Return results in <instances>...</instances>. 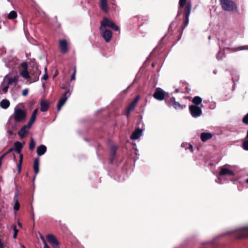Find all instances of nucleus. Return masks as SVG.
I'll return each instance as SVG.
<instances>
[{"mask_svg":"<svg viewBox=\"0 0 248 248\" xmlns=\"http://www.w3.org/2000/svg\"><path fill=\"white\" fill-rule=\"evenodd\" d=\"M23 106L21 104H18L14 108L13 114L10 117L7 124L10 126V120L13 119L16 123H20L25 120L27 116V112L22 109Z\"/></svg>","mask_w":248,"mask_h":248,"instance_id":"f257e3e1","label":"nucleus"},{"mask_svg":"<svg viewBox=\"0 0 248 248\" xmlns=\"http://www.w3.org/2000/svg\"><path fill=\"white\" fill-rule=\"evenodd\" d=\"M237 232L236 237L237 239H241L248 237V227H245L240 228H237L234 230L227 232L225 235Z\"/></svg>","mask_w":248,"mask_h":248,"instance_id":"f03ea898","label":"nucleus"},{"mask_svg":"<svg viewBox=\"0 0 248 248\" xmlns=\"http://www.w3.org/2000/svg\"><path fill=\"white\" fill-rule=\"evenodd\" d=\"M101 26L100 30H103V28L106 29V27H109L112 28L115 31H119V28L113 22L108 19L107 17H104L103 20L100 22Z\"/></svg>","mask_w":248,"mask_h":248,"instance_id":"7ed1b4c3","label":"nucleus"},{"mask_svg":"<svg viewBox=\"0 0 248 248\" xmlns=\"http://www.w3.org/2000/svg\"><path fill=\"white\" fill-rule=\"evenodd\" d=\"M222 9L226 11H232L236 9L235 3L231 0H220Z\"/></svg>","mask_w":248,"mask_h":248,"instance_id":"20e7f679","label":"nucleus"},{"mask_svg":"<svg viewBox=\"0 0 248 248\" xmlns=\"http://www.w3.org/2000/svg\"><path fill=\"white\" fill-rule=\"evenodd\" d=\"M166 102L169 106H172L176 109L181 110L186 108L185 105L180 104L178 102L175 101V99L174 97H171L170 100L168 99H166Z\"/></svg>","mask_w":248,"mask_h":248,"instance_id":"39448f33","label":"nucleus"},{"mask_svg":"<svg viewBox=\"0 0 248 248\" xmlns=\"http://www.w3.org/2000/svg\"><path fill=\"white\" fill-rule=\"evenodd\" d=\"M189 109L191 116L194 118L200 117L202 113V108L196 105H190Z\"/></svg>","mask_w":248,"mask_h":248,"instance_id":"423d86ee","label":"nucleus"},{"mask_svg":"<svg viewBox=\"0 0 248 248\" xmlns=\"http://www.w3.org/2000/svg\"><path fill=\"white\" fill-rule=\"evenodd\" d=\"M46 238L47 241L53 248H58L59 247L60 243L53 234H48L46 235Z\"/></svg>","mask_w":248,"mask_h":248,"instance_id":"0eeeda50","label":"nucleus"},{"mask_svg":"<svg viewBox=\"0 0 248 248\" xmlns=\"http://www.w3.org/2000/svg\"><path fill=\"white\" fill-rule=\"evenodd\" d=\"M192 4L190 2H188L185 8V20L184 21V28H186L189 22V16H190Z\"/></svg>","mask_w":248,"mask_h":248,"instance_id":"6e6552de","label":"nucleus"},{"mask_svg":"<svg viewBox=\"0 0 248 248\" xmlns=\"http://www.w3.org/2000/svg\"><path fill=\"white\" fill-rule=\"evenodd\" d=\"M101 34L106 42H109L112 38V33L111 31L103 28L100 30Z\"/></svg>","mask_w":248,"mask_h":248,"instance_id":"1a4fd4ad","label":"nucleus"},{"mask_svg":"<svg viewBox=\"0 0 248 248\" xmlns=\"http://www.w3.org/2000/svg\"><path fill=\"white\" fill-rule=\"evenodd\" d=\"M70 95V93L69 91L66 92L63 96L59 100L57 105V110L59 111L62 106L64 104L67 98Z\"/></svg>","mask_w":248,"mask_h":248,"instance_id":"9d476101","label":"nucleus"},{"mask_svg":"<svg viewBox=\"0 0 248 248\" xmlns=\"http://www.w3.org/2000/svg\"><path fill=\"white\" fill-rule=\"evenodd\" d=\"M21 66L23 70L20 72V75L25 79L29 78L30 76L28 71V64L25 62H23L21 63Z\"/></svg>","mask_w":248,"mask_h":248,"instance_id":"9b49d317","label":"nucleus"},{"mask_svg":"<svg viewBox=\"0 0 248 248\" xmlns=\"http://www.w3.org/2000/svg\"><path fill=\"white\" fill-rule=\"evenodd\" d=\"M219 175H230L233 176L234 173L232 170H230L227 168V165L220 167Z\"/></svg>","mask_w":248,"mask_h":248,"instance_id":"f8f14e48","label":"nucleus"},{"mask_svg":"<svg viewBox=\"0 0 248 248\" xmlns=\"http://www.w3.org/2000/svg\"><path fill=\"white\" fill-rule=\"evenodd\" d=\"M153 96L157 100H163L165 98V92L160 88H157Z\"/></svg>","mask_w":248,"mask_h":248,"instance_id":"ddd939ff","label":"nucleus"},{"mask_svg":"<svg viewBox=\"0 0 248 248\" xmlns=\"http://www.w3.org/2000/svg\"><path fill=\"white\" fill-rule=\"evenodd\" d=\"M60 49L62 53H66L67 51V43L65 39L59 41Z\"/></svg>","mask_w":248,"mask_h":248,"instance_id":"4468645a","label":"nucleus"},{"mask_svg":"<svg viewBox=\"0 0 248 248\" xmlns=\"http://www.w3.org/2000/svg\"><path fill=\"white\" fill-rule=\"evenodd\" d=\"M31 127V125H29L28 124L27 125H25L23 127L21 128V129L18 131V134L22 138H24L27 133L28 132V130Z\"/></svg>","mask_w":248,"mask_h":248,"instance_id":"2eb2a0df","label":"nucleus"},{"mask_svg":"<svg viewBox=\"0 0 248 248\" xmlns=\"http://www.w3.org/2000/svg\"><path fill=\"white\" fill-rule=\"evenodd\" d=\"M142 133V130L138 128L133 132L130 137V139L133 140H137L141 136Z\"/></svg>","mask_w":248,"mask_h":248,"instance_id":"dca6fc26","label":"nucleus"},{"mask_svg":"<svg viewBox=\"0 0 248 248\" xmlns=\"http://www.w3.org/2000/svg\"><path fill=\"white\" fill-rule=\"evenodd\" d=\"M49 102L48 101L43 100L40 102V109L42 112L46 111L49 108Z\"/></svg>","mask_w":248,"mask_h":248,"instance_id":"f3484780","label":"nucleus"},{"mask_svg":"<svg viewBox=\"0 0 248 248\" xmlns=\"http://www.w3.org/2000/svg\"><path fill=\"white\" fill-rule=\"evenodd\" d=\"M107 1L108 0H100V8L105 13H108V12Z\"/></svg>","mask_w":248,"mask_h":248,"instance_id":"a211bd4d","label":"nucleus"},{"mask_svg":"<svg viewBox=\"0 0 248 248\" xmlns=\"http://www.w3.org/2000/svg\"><path fill=\"white\" fill-rule=\"evenodd\" d=\"M213 137V135L210 133H205L203 132L201 134V140L203 142H205L206 140L211 139Z\"/></svg>","mask_w":248,"mask_h":248,"instance_id":"6ab92c4d","label":"nucleus"},{"mask_svg":"<svg viewBox=\"0 0 248 248\" xmlns=\"http://www.w3.org/2000/svg\"><path fill=\"white\" fill-rule=\"evenodd\" d=\"M46 151V148L44 145H41L37 148V154L39 156L43 155Z\"/></svg>","mask_w":248,"mask_h":248,"instance_id":"aec40b11","label":"nucleus"},{"mask_svg":"<svg viewBox=\"0 0 248 248\" xmlns=\"http://www.w3.org/2000/svg\"><path fill=\"white\" fill-rule=\"evenodd\" d=\"M140 99V96L137 95L136 97L134 99V100L131 103L129 107H128L129 108V110H132L134 109L135 106L137 104V103L138 102V101Z\"/></svg>","mask_w":248,"mask_h":248,"instance_id":"412c9836","label":"nucleus"},{"mask_svg":"<svg viewBox=\"0 0 248 248\" xmlns=\"http://www.w3.org/2000/svg\"><path fill=\"white\" fill-rule=\"evenodd\" d=\"M39 159L38 158H35L34 159V162H33V170H34V172L35 173V175H36L39 172Z\"/></svg>","mask_w":248,"mask_h":248,"instance_id":"4be33fe9","label":"nucleus"},{"mask_svg":"<svg viewBox=\"0 0 248 248\" xmlns=\"http://www.w3.org/2000/svg\"><path fill=\"white\" fill-rule=\"evenodd\" d=\"M15 150L18 153L20 154L21 152V149L22 148V145L19 141H16L15 144Z\"/></svg>","mask_w":248,"mask_h":248,"instance_id":"5701e85b","label":"nucleus"},{"mask_svg":"<svg viewBox=\"0 0 248 248\" xmlns=\"http://www.w3.org/2000/svg\"><path fill=\"white\" fill-rule=\"evenodd\" d=\"M17 196L18 194L17 193H16L14 198V200L15 202L14 209L16 211H18L20 208V204L18 201Z\"/></svg>","mask_w":248,"mask_h":248,"instance_id":"b1692460","label":"nucleus"},{"mask_svg":"<svg viewBox=\"0 0 248 248\" xmlns=\"http://www.w3.org/2000/svg\"><path fill=\"white\" fill-rule=\"evenodd\" d=\"M10 106V102L7 99H3L0 102V106L3 109L7 108Z\"/></svg>","mask_w":248,"mask_h":248,"instance_id":"393cba45","label":"nucleus"},{"mask_svg":"<svg viewBox=\"0 0 248 248\" xmlns=\"http://www.w3.org/2000/svg\"><path fill=\"white\" fill-rule=\"evenodd\" d=\"M17 14L15 11H11L8 15L7 17L9 19H14L17 17Z\"/></svg>","mask_w":248,"mask_h":248,"instance_id":"a878e982","label":"nucleus"},{"mask_svg":"<svg viewBox=\"0 0 248 248\" xmlns=\"http://www.w3.org/2000/svg\"><path fill=\"white\" fill-rule=\"evenodd\" d=\"M192 102L195 104V105H198L202 102V98L200 97V96H195L192 100Z\"/></svg>","mask_w":248,"mask_h":248,"instance_id":"bb28decb","label":"nucleus"},{"mask_svg":"<svg viewBox=\"0 0 248 248\" xmlns=\"http://www.w3.org/2000/svg\"><path fill=\"white\" fill-rule=\"evenodd\" d=\"M6 77H5L4 78V80L1 83V86H2V90L3 91L4 93H6L8 91V88H9V85L5 83V80H6Z\"/></svg>","mask_w":248,"mask_h":248,"instance_id":"cd10ccee","label":"nucleus"},{"mask_svg":"<svg viewBox=\"0 0 248 248\" xmlns=\"http://www.w3.org/2000/svg\"><path fill=\"white\" fill-rule=\"evenodd\" d=\"M243 148L244 150L248 151V130L247 131L246 140L243 142Z\"/></svg>","mask_w":248,"mask_h":248,"instance_id":"c85d7f7f","label":"nucleus"},{"mask_svg":"<svg viewBox=\"0 0 248 248\" xmlns=\"http://www.w3.org/2000/svg\"><path fill=\"white\" fill-rule=\"evenodd\" d=\"M5 77H7L6 76ZM7 80L6 84H7L9 86V85L12 84L13 83H16V77L15 78H7L6 77V80Z\"/></svg>","mask_w":248,"mask_h":248,"instance_id":"c756f323","label":"nucleus"},{"mask_svg":"<svg viewBox=\"0 0 248 248\" xmlns=\"http://www.w3.org/2000/svg\"><path fill=\"white\" fill-rule=\"evenodd\" d=\"M20 155H19V163L17 165V169H18V172H20L21 170V164L22 163L23 160V155L20 153Z\"/></svg>","mask_w":248,"mask_h":248,"instance_id":"7c9ffc66","label":"nucleus"},{"mask_svg":"<svg viewBox=\"0 0 248 248\" xmlns=\"http://www.w3.org/2000/svg\"><path fill=\"white\" fill-rule=\"evenodd\" d=\"M36 115H34L33 114H31V118H30L29 122L28 123L29 125H30L31 126H32L33 123L34 122V121L36 120Z\"/></svg>","mask_w":248,"mask_h":248,"instance_id":"2f4dec72","label":"nucleus"},{"mask_svg":"<svg viewBox=\"0 0 248 248\" xmlns=\"http://www.w3.org/2000/svg\"><path fill=\"white\" fill-rule=\"evenodd\" d=\"M35 146V142L33 138H31L30 144H29V149L30 150H33Z\"/></svg>","mask_w":248,"mask_h":248,"instance_id":"473e14b6","label":"nucleus"},{"mask_svg":"<svg viewBox=\"0 0 248 248\" xmlns=\"http://www.w3.org/2000/svg\"><path fill=\"white\" fill-rule=\"evenodd\" d=\"M12 227L14 231V233L13 234V238L15 239L16 238V236H17V233L18 232V230L16 229V225H13L12 226Z\"/></svg>","mask_w":248,"mask_h":248,"instance_id":"72a5a7b5","label":"nucleus"},{"mask_svg":"<svg viewBox=\"0 0 248 248\" xmlns=\"http://www.w3.org/2000/svg\"><path fill=\"white\" fill-rule=\"evenodd\" d=\"M242 50H248V46H239L237 48L234 50V51H239Z\"/></svg>","mask_w":248,"mask_h":248,"instance_id":"f704fd0d","label":"nucleus"},{"mask_svg":"<svg viewBox=\"0 0 248 248\" xmlns=\"http://www.w3.org/2000/svg\"><path fill=\"white\" fill-rule=\"evenodd\" d=\"M186 0H179V4L181 8H183L186 4Z\"/></svg>","mask_w":248,"mask_h":248,"instance_id":"c9c22d12","label":"nucleus"},{"mask_svg":"<svg viewBox=\"0 0 248 248\" xmlns=\"http://www.w3.org/2000/svg\"><path fill=\"white\" fill-rule=\"evenodd\" d=\"M243 122L246 124H248V113L243 118Z\"/></svg>","mask_w":248,"mask_h":248,"instance_id":"e433bc0d","label":"nucleus"},{"mask_svg":"<svg viewBox=\"0 0 248 248\" xmlns=\"http://www.w3.org/2000/svg\"><path fill=\"white\" fill-rule=\"evenodd\" d=\"M117 151V147L116 146H112L111 148V155H114Z\"/></svg>","mask_w":248,"mask_h":248,"instance_id":"4c0bfd02","label":"nucleus"},{"mask_svg":"<svg viewBox=\"0 0 248 248\" xmlns=\"http://www.w3.org/2000/svg\"><path fill=\"white\" fill-rule=\"evenodd\" d=\"M224 55V54L223 53H221L220 52H218L217 54V60H220L223 57V56Z\"/></svg>","mask_w":248,"mask_h":248,"instance_id":"58836bf2","label":"nucleus"},{"mask_svg":"<svg viewBox=\"0 0 248 248\" xmlns=\"http://www.w3.org/2000/svg\"><path fill=\"white\" fill-rule=\"evenodd\" d=\"M76 72V68L75 67L74 72L71 76V80L75 79Z\"/></svg>","mask_w":248,"mask_h":248,"instance_id":"ea45409f","label":"nucleus"},{"mask_svg":"<svg viewBox=\"0 0 248 248\" xmlns=\"http://www.w3.org/2000/svg\"><path fill=\"white\" fill-rule=\"evenodd\" d=\"M28 93V89H25L24 90H23V91H22V95L23 96H26Z\"/></svg>","mask_w":248,"mask_h":248,"instance_id":"a19ab883","label":"nucleus"},{"mask_svg":"<svg viewBox=\"0 0 248 248\" xmlns=\"http://www.w3.org/2000/svg\"><path fill=\"white\" fill-rule=\"evenodd\" d=\"M188 145V143H183L181 144V146H182V147L186 148V149H187V148Z\"/></svg>","mask_w":248,"mask_h":248,"instance_id":"79ce46f5","label":"nucleus"},{"mask_svg":"<svg viewBox=\"0 0 248 248\" xmlns=\"http://www.w3.org/2000/svg\"><path fill=\"white\" fill-rule=\"evenodd\" d=\"M42 78L45 80H46L48 78V76L47 75V74L46 73H45V74L43 75V77H42Z\"/></svg>","mask_w":248,"mask_h":248,"instance_id":"37998d69","label":"nucleus"},{"mask_svg":"<svg viewBox=\"0 0 248 248\" xmlns=\"http://www.w3.org/2000/svg\"><path fill=\"white\" fill-rule=\"evenodd\" d=\"M187 149H189L190 150V151H191V152H192L193 151V147H192V146L191 144H188V146H187Z\"/></svg>","mask_w":248,"mask_h":248,"instance_id":"c03bdc74","label":"nucleus"},{"mask_svg":"<svg viewBox=\"0 0 248 248\" xmlns=\"http://www.w3.org/2000/svg\"><path fill=\"white\" fill-rule=\"evenodd\" d=\"M131 110H129V108H127V112H126V117L128 118L129 116V115H130V112L131 111Z\"/></svg>","mask_w":248,"mask_h":248,"instance_id":"a18cd8bd","label":"nucleus"},{"mask_svg":"<svg viewBox=\"0 0 248 248\" xmlns=\"http://www.w3.org/2000/svg\"><path fill=\"white\" fill-rule=\"evenodd\" d=\"M38 108H35V109L33 111V112H32V114H34V115H37V112H38Z\"/></svg>","mask_w":248,"mask_h":248,"instance_id":"49530a36","label":"nucleus"},{"mask_svg":"<svg viewBox=\"0 0 248 248\" xmlns=\"http://www.w3.org/2000/svg\"><path fill=\"white\" fill-rule=\"evenodd\" d=\"M44 244V248H50L49 247L47 244L46 242H45Z\"/></svg>","mask_w":248,"mask_h":248,"instance_id":"de8ad7c7","label":"nucleus"},{"mask_svg":"<svg viewBox=\"0 0 248 248\" xmlns=\"http://www.w3.org/2000/svg\"><path fill=\"white\" fill-rule=\"evenodd\" d=\"M14 150L13 148H10L8 150V151L5 153L6 155L10 153L11 152H12Z\"/></svg>","mask_w":248,"mask_h":248,"instance_id":"09e8293b","label":"nucleus"},{"mask_svg":"<svg viewBox=\"0 0 248 248\" xmlns=\"http://www.w3.org/2000/svg\"><path fill=\"white\" fill-rule=\"evenodd\" d=\"M40 238H41L42 241H43V243L45 242H46L44 237L42 235L40 236Z\"/></svg>","mask_w":248,"mask_h":248,"instance_id":"8fccbe9b","label":"nucleus"},{"mask_svg":"<svg viewBox=\"0 0 248 248\" xmlns=\"http://www.w3.org/2000/svg\"><path fill=\"white\" fill-rule=\"evenodd\" d=\"M7 155L5 153L4 154H3V155H2L0 157V159L1 161H2V159L6 155Z\"/></svg>","mask_w":248,"mask_h":248,"instance_id":"3c124183","label":"nucleus"},{"mask_svg":"<svg viewBox=\"0 0 248 248\" xmlns=\"http://www.w3.org/2000/svg\"><path fill=\"white\" fill-rule=\"evenodd\" d=\"M7 132H8L9 135H10V136H11V135H12L13 134V132H12L11 130H8L7 131Z\"/></svg>","mask_w":248,"mask_h":248,"instance_id":"603ef678","label":"nucleus"},{"mask_svg":"<svg viewBox=\"0 0 248 248\" xmlns=\"http://www.w3.org/2000/svg\"><path fill=\"white\" fill-rule=\"evenodd\" d=\"M11 126H12V129H13V130H15V129H16V126H15V125H12Z\"/></svg>","mask_w":248,"mask_h":248,"instance_id":"864d4df0","label":"nucleus"},{"mask_svg":"<svg viewBox=\"0 0 248 248\" xmlns=\"http://www.w3.org/2000/svg\"><path fill=\"white\" fill-rule=\"evenodd\" d=\"M18 224V225L20 227H22V224L21 223H20L19 222H18L17 223Z\"/></svg>","mask_w":248,"mask_h":248,"instance_id":"5fc2aeb1","label":"nucleus"},{"mask_svg":"<svg viewBox=\"0 0 248 248\" xmlns=\"http://www.w3.org/2000/svg\"><path fill=\"white\" fill-rule=\"evenodd\" d=\"M213 73H214V74H217V70H214V71H213Z\"/></svg>","mask_w":248,"mask_h":248,"instance_id":"6e6d98bb","label":"nucleus"},{"mask_svg":"<svg viewBox=\"0 0 248 248\" xmlns=\"http://www.w3.org/2000/svg\"><path fill=\"white\" fill-rule=\"evenodd\" d=\"M20 247L21 248H25V247L23 245H20Z\"/></svg>","mask_w":248,"mask_h":248,"instance_id":"4d7b16f0","label":"nucleus"},{"mask_svg":"<svg viewBox=\"0 0 248 248\" xmlns=\"http://www.w3.org/2000/svg\"><path fill=\"white\" fill-rule=\"evenodd\" d=\"M46 70H47V69H46V68H45V73H46Z\"/></svg>","mask_w":248,"mask_h":248,"instance_id":"13d9d810","label":"nucleus"},{"mask_svg":"<svg viewBox=\"0 0 248 248\" xmlns=\"http://www.w3.org/2000/svg\"><path fill=\"white\" fill-rule=\"evenodd\" d=\"M246 182L248 183V178L246 180Z\"/></svg>","mask_w":248,"mask_h":248,"instance_id":"bf43d9fd","label":"nucleus"},{"mask_svg":"<svg viewBox=\"0 0 248 248\" xmlns=\"http://www.w3.org/2000/svg\"><path fill=\"white\" fill-rule=\"evenodd\" d=\"M175 92L177 93L178 92V89L176 90Z\"/></svg>","mask_w":248,"mask_h":248,"instance_id":"052dcab7","label":"nucleus"},{"mask_svg":"<svg viewBox=\"0 0 248 248\" xmlns=\"http://www.w3.org/2000/svg\"><path fill=\"white\" fill-rule=\"evenodd\" d=\"M45 86V83H43V87H44Z\"/></svg>","mask_w":248,"mask_h":248,"instance_id":"680f3d73","label":"nucleus"},{"mask_svg":"<svg viewBox=\"0 0 248 248\" xmlns=\"http://www.w3.org/2000/svg\"><path fill=\"white\" fill-rule=\"evenodd\" d=\"M208 38H209V39H210V38H211V36H209Z\"/></svg>","mask_w":248,"mask_h":248,"instance_id":"e2e57ef3","label":"nucleus"}]
</instances>
